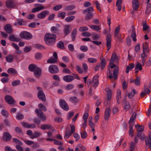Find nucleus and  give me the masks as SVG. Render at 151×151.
I'll return each instance as SVG.
<instances>
[{
    "label": "nucleus",
    "instance_id": "e2e57ef3",
    "mask_svg": "<svg viewBox=\"0 0 151 151\" xmlns=\"http://www.w3.org/2000/svg\"><path fill=\"white\" fill-rule=\"evenodd\" d=\"M63 5H57L54 6L53 8V9L55 11H57L62 8Z\"/></svg>",
    "mask_w": 151,
    "mask_h": 151
},
{
    "label": "nucleus",
    "instance_id": "1a4fd4ad",
    "mask_svg": "<svg viewBox=\"0 0 151 151\" xmlns=\"http://www.w3.org/2000/svg\"><path fill=\"white\" fill-rule=\"evenodd\" d=\"M17 5V4L14 1L7 0L6 2V6L9 8H15Z\"/></svg>",
    "mask_w": 151,
    "mask_h": 151
},
{
    "label": "nucleus",
    "instance_id": "0eeeda50",
    "mask_svg": "<svg viewBox=\"0 0 151 151\" xmlns=\"http://www.w3.org/2000/svg\"><path fill=\"white\" fill-rule=\"evenodd\" d=\"M35 111L41 120L44 121L46 120V116L41 110H39L38 109H35Z\"/></svg>",
    "mask_w": 151,
    "mask_h": 151
},
{
    "label": "nucleus",
    "instance_id": "9b49d317",
    "mask_svg": "<svg viewBox=\"0 0 151 151\" xmlns=\"http://www.w3.org/2000/svg\"><path fill=\"white\" fill-rule=\"evenodd\" d=\"M6 101L10 104H13L15 103V101L14 98L10 96L7 95L5 97Z\"/></svg>",
    "mask_w": 151,
    "mask_h": 151
},
{
    "label": "nucleus",
    "instance_id": "f257e3e1",
    "mask_svg": "<svg viewBox=\"0 0 151 151\" xmlns=\"http://www.w3.org/2000/svg\"><path fill=\"white\" fill-rule=\"evenodd\" d=\"M56 36L55 35L49 33H46L44 36L45 43L49 45H54L56 42Z\"/></svg>",
    "mask_w": 151,
    "mask_h": 151
},
{
    "label": "nucleus",
    "instance_id": "6ab92c4d",
    "mask_svg": "<svg viewBox=\"0 0 151 151\" xmlns=\"http://www.w3.org/2000/svg\"><path fill=\"white\" fill-rule=\"evenodd\" d=\"M141 57L142 58V63L143 66H144L145 63L147 58V55L146 52H143L141 55Z\"/></svg>",
    "mask_w": 151,
    "mask_h": 151
},
{
    "label": "nucleus",
    "instance_id": "c03bdc74",
    "mask_svg": "<svg viewBox=\"0 0 151 151\" xmlns=\"http://www.w3.org/2000/svg\"><path fill=\"white\" fill-rule=\"evenodd\" d=\"M57 61V60L53 58L49 59L47 60V63H55Z\"/></svg>",
    "mask_w": 151,
    "mask_h": 151
},
{
    "label": "nucleus",
    "instance_id": "338daca9",
    "mask_svg": "<svg viewBox=\"0 0 151 151\" xmlns=\"http://www.w3.org/2000/svg\"><path fill=\"white\" fill-rule=\"evenodd\" d=\"M80 49L83 52H85L88 50V47L84 45L81 46L80 47Z\"/></svg>",
    "mask_w": 151,
    "mask_h": 151
},
{
    "label": "nucleus",
    "instance_id": "ddd939ff",
    "mask_svg": "<svg viewBox=\"0 0 151 151\" xmlns=\"http://www.w3.org/2000/svg\"><path fill=\"white\" fill-rule=\"evenodd\" d=\"M4 29L8 34H11L13 33V29L11 25L10 24H7L5 25Z\"/></svg>",
    "mask_w": 151,
    "mask_h": 151
},
{
    "label": "nucleus",
    "instance_id": "774afa93",
    "mask_svg": "<svg viewBox=\"0 0 151 151\" xmlns=\"http://www.w3.org/2000/svg\"><path fill=\"white\" fill-rule=\"evenodd\" d=\"M5 151H17L16 150L12 149L10 147L6 146L4 148Z\"/></svg>",
    "mask_w": 151,
    "mask_h": 151
},
{
    "label": "nucleus",
    "instance_id": "f3484780",
    "mask_svg": "<svg viewBox=\"0 0 151 151\" xmlns=\"http://www.w3.org/2000/svg\"><path fill=\"white\" fill-rule=\"evenodd\" d=\"M41 69L38 67L34 71V74L37 78H39L41 75Z\"/></svg>",
    "mask_w": 151,
    "mask_h": 151
},
{
    "label": "nucleus",
    "instance_id": "dca6fc26",
    "mask_svg": "<svg viewBox=\"0 0 151 151\" xmlns=\"http://www.w3.org/2000/svg\"><path fill=\"white\" fill-rule=\"evenodd\" d=\"M9 39L12 42H19L21 40L19 37H16L14 35L12 34L9 35Z\"/></svg>",
    "mask_w": 151,
    "mask_h": 151
},
{
    "label": "nucleus",
    "instance_id": "ea45409f",
    "mask_svg": "<svg viewBox=\"0 0 151 151\" xmlns=\"http://www.w3.org/2000/svg\"><path fill=\"white\" fill-rule=\"evenodd\" d=\"M41 134L39 132H34L33 134L31 136V138L33 139L37 138L40 136Z\"/></svg>",
    "mask_w": 151,
    "mask_h": 151
},
{
    "label": "nucleus",
    "instance_id": "2eb2a0df",
    "mask_svg": "<svg viewBox=\"0 0 151 151\" xmlns=\"http://www.w3.org/2000/svg\"><path fill=\"white\" fill-rule=\"evenodd\" d=\"M12 138L11 135L7 132L4 133L3 136V139L4 141H8L10 140Z\"/></svg>",
    "mask_w": 151,
    "mask_h": 151
},
{
    "label": "nucleus",
    "instance_id": "423d86ee",
    "mask_svg": "<svg viewBox=\"0 0 151 151\" xmlns=\"http://www.w3.org/2000/svg\"><path fill=\"white\" fill-rule=\"evenodd\" d=\"M48 71L51 74H56L58 72L59 69L57 65L52 64L50 65L48 68Z\"/></svg>",
    "mask_w": 151,
    "mask_h": 151
},
{
    "label": "nucleus",
    "instance_id": "a19ab883",
    "mask_svg": "<svg viewBox=\"0 0 151 151\" xmlns=\"http://www.w3.org/2000/svg\"><path fill=\"white\" fill-rule=\"evenodd\" d=\"M106 60L104 58L102 59L101 61V65L100 66L102 70L105 68L106 65Z\"/></svg>",
    "mask_w": 151,
    "mask_h": 151
},
{
    "label": "nucleus",
    "instance_id": "6e6552de",
    "mask_svg": "<svg viewBox=\"0 0 151 151\" xmlns=\"http://www.w3.org/2000/svg\"><path fill=\"white\" fill-rule=\"evenodd\" d=\"M60 107L65 111H68L69 110V106L65 101L62 99L60 100Z\"/></svg>",
    "mask_w": 151,
    "mask_h": 151
},
{
    "label": "nucleus",
    "instance_id": "bb28decb",
    "mask_svg": "<svg viewBox=\"0 0 151 151\" xmlns=\"http://www.w3.org/2000/svg\"><path fill=\"white\" fill-rule=\"evenodd\" d=\"M137 93V92H136V90L135 89H132L130 93H128V98L130 99H132L134 96L135 94H136Z\"/></svg>",
    "mask_w": 151,
    "mask_h": 151
},
{
    "label": "nucleus",
    "instance_id": "8fccbe9b",
    "mask_svg": "<svg viewBox=\"0 0 151 151\" xmlns=\"http://www.w3.org/2000/svg\"><path fill=\"white\" fill-rule=\"evenodd\" d=\"M74 87V85L72 84H69L66 86L65 88L67 90H70L73 89Z\"/></svg>",
    "mask_w": 151,
    "mask_h": 151
},
{
    "label": "nucleus",
    "instance_id": "de8ad7c7",
    "mask_svg": "<svg viewBox=\"0 0 151 151\" xmlns=\"http://www.w3.org/2000/svg\"><path fill=\"white\" fill-rule=\"evenodd\" d=\"M136 34L134 30H133L131 33V37L132 38L133 40L134 41H136L137 39L136 38Z\"/></svg>",
    "mask_w": 151,
    "mask_h": 151
},
{
    "label": "nucleus",
    "instance_id": "3c124183",
    "mask_svg": "<svg viewBox=\"0 0 151 151\" xmlns=\"http://www.w3.org/2000/svg\"><path fill=\"white\" fill-rule=\"evenodd\" d=\"M66 13L64 12H62L58 13L57 16L59 18H61V19H64L65 17Z\"/></svg>",
    "mask_w": 151,
    "mask_h": 151
},
{
    "label": "nucleus",
    "instance_id": "49530a36",
    "mask_svg": "<svg viewBox=\"0 0 151 151\" xmlns=\"http://www.w3.org/2000/svg\"><path fill=\"white\" fill-rule=\"evenodd\" d=\"M51 127V126L49 124H42L41 126V128L43 130L48 129Z\"/></svg>",
    "mask_w": 151,
    "mask_h": 151
},
{
    "label": "nucleus",
    "instance_id": "f704fd0d",
    "mask_svg": "<svg viewBox=\"0 0 151 151\" xmlns=\"http://www.w3.org/2000/svg\"><path fill=\"white\" fill-rule=\"evenodd\" d=\"M116 58V55L115 53H113L112 55L111 59L110 61V65H112L114 62Z\"/></svg>",
    "mask_w": 151,
    "mask_h": 151
},
{
    "label": "nucleus",
    "instance_id": "4c0bfd02",
    "mask_svg": "<svg viewBox=\"0 0 151 151\" xmlns=\"http://www.w3.org/2000/svg\"><path fill=\"white\" fill-rule=\"evenodd\" d=\"M1 114L4 117H7L9 115L8 112L6 110L4 109H2L1 111Z\"/></svg>",
    "mask_w": 151,
    "mask_h": 151
},
{
    "label": "nucleus",
    "instance_id": "7ed1b4c3",
    "mask_svg": "<svg viewBox=\"0 0 151 151\" xmlns=\"http://www.w3.org/2000/svg\"><path fill=\"white\" fill-rule=\"evenodd\" d=\"M73 76L70 75H68L64 76L63 78V80L66 82H70L74 80L75 78H76L78 80H80V79L79 77L78 76V74L73 73Z\"/></svg>",
    "mask_w": 151,
    "mask_h": 151
},
{
    "label": "nucleus",
    "instance_id": "37998d69",
    "mask_svg": "<svg viewBox=\"0 0 151 151\" xmlns=\"http://www.w3.org/2000/svg\"><path fill=\"white\" fill-rule=\"evenodd\" d=\"M7 72L9 74H16L17 72L16 70L14 68H10L7 70Z\"/></svg>",
    "mask_w": 151,
    "mask_h": 151
},
{
    "label": "nucleus",
    "instance_id": "a878e982",
    "mask_svg": "<svg viewBox=\"0 0 151 151\" xmlns=\"http://www.w3.org/2000/svg\"><path fill=\"white\" fill-rule=\"evenodd\" d=\"M37 67H38L35 64H31L29 66L28 68L30 71L34 72Z\"/></svg>",
    "mask_w": 151,
    "mask_h": 151
},
{
    "label": "nucleus",
    "instance_id": "b1692460",
    "mask_svg": "<svg viewBox=\"0 0 151 151\" xmlns=\"http://www.w3.org/2000/svg\"><path fill=\"white\" fill-rule=\"evenodd\" d=\"M57 47L61 50H64L65 49L64 44L62 41L58 42L57 45Z\"/></svg>",
    "mask_w": 151,
    "mask_h": 151
},
{
    "label": "nucleus",
    "instance_id": "680f3d73",
    "mask_svg": "<svg viewBox=\"0 0 151 151\" xmlns=\"http://www.w3.org/2000/svg\"><path fill=\"white\" fill-rule=\"evenodd\" d=\"M87 61L91 63H94L97 61V59L95 58H90L88 59Z\"/></svg>",
    "mask_w": 151,
    "mask_h": 151
},
{
    "label": "nucleus",
    "instance_id": "69168bd1",
    "mask_svg": "<svg viewBox=\"0 0 151 151\" xmlns=\"http://www.w3.org/2000/svg\"><path fill=\"white\" fill-rule=\"evenodd\" d=\"M20 81L19 80H16L13 81L12 83L13 86H15L19 84Z\"/></svg>",
    "mask_w": 151,
    "mask_h": 151
},
{
    "label": "nucleus",
    "instance_id": "cd10ccee",
    "mask_svg": "<svg viewBox=\"0 0 151 151\" xmlns=\"http://www.w3.org/2000/svg\"><path fill=\"white\" fill-rule=\"evenodd\" d=\"M122 3V0H117L116 1V6L117 7V10L119 11H120L121 10L122 8L121 4Z\"/></svg>",
    "mask_w": 151,
    "mask_h": 151
},
{
    "label": "nucleus",
    "instance_id": "a211bd4d",
    "mask_svg": "<svg viewBox=\"0 0 151 151\" xmlns=\"http://www.w3.org/2000/svg\"><path fill=\"white\" fill-rule=\"evenodd\" d=\"M110 109L109 108H106L105 110L104 118L106 121H108L110 115Z\"/></svg>",
    "mask_w": 151,
    "mask_h": 151
},
{
    "label": "nucleus",
    "instance_id": "6e6d98bb",
    "mask_svg": "<svg viewBox=\"0 0 151 151\" xmlns=\"http://www.w3.org/2000/svg\"><path fill=\"white\" fill-rule=\"evenodd\" d=\"M51 30L52 32L54 33H57L59 31L58 28L55 26H52L51 27Z\"/></svg>",
    "mask_w": 151,
    "mask_h": 151
},
{
    "label": "nucleus",
    "instance_id": "7c9ffc66",
    "mask_svg": "<svg viewBox=\"0 0 151 151\" xmlns=\"http://www.w3.org/2000/svg\"><path fill=\"white\" fill-rule=\"evenodd\" d=\"M70 26L69 25H67L65 26L64 31V33L65 36L67 35L70 32Z\"/></svg>",
    "mask_w": 151,
    "mask_h": 151
},
{
    "label": "nucleus",
    "instance_id": "5701e85b",
    "mask_svg": "<svg viewBox=\"0 0 151 151\" xmlns=\"http://www.w3.org/2000/svg\"><path fill=\"white\" fill-rule=\"evenodd\" d=\"M149 46L147 42H145L143 44V52H146L148 53L150 51V50L148 49V47Z\"/></svg>",
    "mask_w": 151,
    "mask_h": 151
},
{
    "label": "nucleus",
    "instance_id": "13d9d810",
    "mask_svg": "<svg viewBox=\"0 0 151 151\" xmlns=\"http://www.w3.org/2000/svg\"><path fill=\"white\" fill-rule=\"evenodd\" d=\"M92 37L93 40H96L100 38V36L99 35L93 33L92 34Z\"/></svg>",
    "mask_w": 151,
    "mask_h": 151
},
{
    "label": "nucleus",
    "instance_id": "393cba45",
    "mask_svg": "<svg viewBox=\"0 0 151 151\" xmlns=\"http://www.w3.org/2000/svg\"><path fill=\"white\" fill-rule=\"evenodd\" d=\"M107 76L111 80L113 78L114 81L116 79L114 78V73H113V76H112V72L111 71L109 68L108 70Z\"/></svg>",
    "mask_w": 151,
    "mask_h": 151
},
{
    "label": "nucleus",
    "instance_id": "58836bf2",
    "mask_svg": "<svg viewBox=\"0 0 151 151\" xmlns=\"http://www.w3.org/2000/svg\"><path fill=\"white\" fill-rule=\"evenodd\" d=\"M137 126H138V127L137 128V132H142L144 130V127L142 126H140L138 124H137L135 125V126L136 128H137Z\"/></svg>",
    "mask_w": 151,
    "mask_h": 151
},
{
    "label": "nucleus",
    "instance_id": "20e7f679",
    "mask_svg": "<svg viewBox=\"0 0 151 151\" xmlns=\"http://www.w3.org/2000/svg\"><path fill=\"white\" fill-rule=\"evenodd\" d=\"M37 89L39 91L37 93L38 98L42 101H46L45 96L43 91L42 88L39 86H37Z\"/></svg>",
    "mask_w": 151,
    "mask_h": 151
},
{
    "label": "nucleus",
    "instance_id": "2f4dec72",
    "mask_svg": "<svg viewBox=\"0 0 151 151\" xmlns=\"http://www.w3.org/2000/svg\"><path fill=\"white\" fill-rule=\"evenodd\" d=\"M69 100L71 103L74 104H76L78 101V100L77 98L75 96H72L70 97Z\"/></svg>",
    "mask_w": 151,
    "mask_h": 151
},
{
    "label": "nucleus",
    "instance_id": "79ce46f5",
    "mask_svg": "<svg viewBox=\"0 0 151 151\" xmlns=\"http://www.w3.org/2000/svg\"><path fill=\"white\" fill-rule=\"evenodd\" d=\"M75 18V17L73 16H70L66 17L65 18V20L68 22H71Z\"/></svg>",
    "mask_w": 151,
    "mask_h": 151
},
{
    "label": "nucleus",
    "instance_id": "c85d7f7f",
    "mask_svg": "<svg viewBox=\"0 0 151 151\" xmlns=\"http://www.w3.org/2000/svg\"><path fill=\"white\" fill-rule=\"evenodd\" d=\"M134 67V63H130L129 65L127 66L126 73H128L129 72V70H132Z\"/></svg>",
    "mask_w": 151,
    "mask_h": 151
},
{
    "label": "nucleus",
    "instance_id": "4be33fe9",
    "mask_svg": "<svg viewBox=\"0 0 151 151\" xmlns=\"http://www.w3.org/2000/svg\"><path fill=\"white\" fill-rule=\"evenodd\" d=\"M98 76H94L93 78L92 83H94L93 85V87H94L95 88L99 84V81H98Z\"/></svg>",
    "mask_w": 151,
    "mask_h": 151
},
{
    "label": "nucleus",
    "instance_id": "bf43d9fd",
    "mask_svg": "<svg viewBox=\"0 0 151 151\" xmlns=\"http://www.w3.org/2000/svg\"><path fill=\"white\" fill-rule=\"evenodd\" d=\"M16 21L17 22L18 25L20 26L22 25L24 23L23 19H16Z\"/></svg>",
    "mask_w": 151,
    "mask_h": 151
},
{
    "label": "nucleus",
    "instance_id": "e433bc0d",
    "mask_svg": "<svg viewBox=\"0 0 151 151\" xmlns=\"http://www.w3.org/2000/svg\"><path fill=\"white\" fill-rule=\"evenodd\" d=\"M6 59L7 62L12 63L14 57L12 55H8L6 56Z\"/></svg>",
    "mask_w": 151,
    "mask_h": 151
},
{
    "label": "nucleus",
    "instance_id": "473e14b6",
    "mask_svg": "<svg viewBox=\"0 0 151 151\" xmlns=\"http://www.w3.org/2000/svg\"><path fill=\"white\" fill-rule=\"evenodd\" d=\"M77 32V28H75L74 29L71 33V37L72 38V40L73 41H74L75 39L76 36V35Z\"/></svg>",
    "mask_w": 151,
    "mask_h": 151
},
{
    "label": "nucleus",
    "instance_id": "052dcab7",
    "mask_svg": "<svg viewBox=\"0 0 151 151\" xmlns=\"http://www.w3.org/2000/svg\"><path fill=\"white\" fill-rule=\"evenodd\" d=\"M135 84L137 86H139L140 84V78L139 77H137L134 81Z\"/></svg>",
    "mask_w": 151,
    "mask_h": 151
},
{
    "label": "nucleus",
    "instance_id": "4d7b16f0",
    "mask_svg": "<svg viewBox=\"0 0 151 151\" xmlns=\"http://www.w3.org/2000/svg\"><path fill=\"white\" fill-rule=\"evenodd\" d=\"M13 141L14 142L18 144V145H23V143L21 141L16 138H13Z\"/></svg>",
    "mask_w": 151,
    "mask_h": 151
},
{
    "label": "nucleus",
    "instance_id": "c9c22d12",
    "mask_svg": "<svg viewBox=\"0 0 151 151\" xmlns=\"http://www.w3.org/2000/svg\"><path fill=\"white\" fill-rule=\"evenodd\" d=\"M75 7V6L73 5L67 6L64 8V10L66 11L71 10L73 9Z\"/></svg>",
    "mask_w": 151,
    "mask_h": 151
},
{
    "label": "nucleus",
    "instance_id": "4468645a",
    "mask_svg": "<svg viewBox=\"0 0 151 151\" xmlns=\"http://www.w3.org/2000/svg\"><path fill=\"white\" fill-rule=\"evenodd\" d=\"M111 35L108 34L106 36V46L107 48V51H108L111 47Z\"/></svg>",
    "mask_w": 151,
    "mask_h": 151
},
{
    "label": "nucleus",
    "instance_id": "c756f323",
    "mask_svg": "<svg viewBox=\"0 0 151 151\" xmlns=\"http://www.w3.org/2000/svg\"><path fill=\"white\" fill-rule=\"evenodd\" d=\"M137 137H139L141 140H144L145 137V134L142 132H137Z\"/></svg>",
    "mask_w": 151,
    "mask_h": 151
},
{
    "label": "nucleus",
    "instance_id": "0e129e2a",
    "mask_svg": "<svg viewBox=\"0 0 151 151\" xmlns=\"http://www.w3.org/2000/svg\"><path fill=\"white\" fill-rule=\"evenodd\" d=\"M89 26L91 29L95 30L98 31L100 29L99 26H98L91 25Z\"/></svg>",
    "mask_w": 151,
    "mask_h": 151
},
{
    "label": "nucleus",
    "instance_id": "aec40b11",
    "mask_svg": "<svg viewBox=\"0 0 151 151\" xmlns=\"http://www.w3.org/2000/svg\"><path fill=\"white\" fill-rule=\"evenodd\" d=\"M132 4L133 9L135 11L137 10L139 6L138 0H133L132 1Z\"/></svg>",
    "mask_w": 151,
    "mask_h": 151
},
{
    "label": "nucleus",
    "instance_id": "39448f33",
    "mask_svg": "<svg viewBox=\"0 0 151 151\" xmlns=\"http://www.w3.org/2000/svg\"><path fill=\"white\" fill-rule=\"evenodd\" d=\"M19 37L22 39L30 40L32 38V36L31 33L26 31H23L19 34Z\"/></svg>",
    "mask_w": 151,
    "mask_h": 151
},
{
    "label": "nucleus",
    "instance_id": "f03ea898",
    "mask_svg": "<svg viewBox=\"0 0 151 151\" xmlns=\"http://www.w3.org/2000/svg\"><path fill=\"white\" fill-rule=\"evenodd\" d=\"M93 11L94 9L92 6L88 7L83 10V12L84 14L87 13L85 17L86 20H88L92 18L93 17V14L92 12Z\"/></svg>",
    "mask_w": 151,
    "mask_h": 151
},
{
    "label": "nucleus",
    "instance_id": "9d476101",
    "mask_svg": "<svg viewBox=\"0 0 151 151\" xmlns=\"http://www.w3.org/2000/svg\"><path fill=\"white\" fill-rule=\"evenodd\" d=\"M49 14V12L47 10H44L40 13L38 14L37 17L39 19H44L47 15Z\"/></svg>",
    "mask_w": 151,
    "mask_h": 151
},
{
    "label": "nucleus",
    "instance_id": "a18cd8bd",
    "mask_svg": "<svg viewBox=\"0 0 151 151\" xmlns=\"http://www.w3.org/2000/svg\"><path fill=\"white\" fill-rule=\"evenodd\" d=\"M42 57V55L40 52H38L36 53L35 54V58L37 60H40Z\"/></svg>",
    "mask_w": 151,
    "mask_h": 151
},
{
    "label": "nucleus",
    "instance_id": "5fc2aeb1",
    "mask_svg": "<svg viewBox=\"0 0 151 151\" xmlns=\"http://www.w3.org/2000/svg\"><path fill=\"white\" fill-rule=\"evenodd\" d=\"M133 124L132 125L130 124L129 126L130 127V129L129 130V135L131 137H133V136L134 131L133 129Z\"/></svg>",
    "mask_w": 151,
    "mask_h": 151
},
{
    "label": "nucleus",
    "instance_id": "864d4df0",
    "mask_svg": "<svg viewBox=\"0 0 151 151\" xmlns=\"http://www.w3.org/2000/svg\"><path fill=\"white\" fill-rule=\"evenodd\" d=\"M142 65L139 63H138L137 64L135 65V69L138 70H142Z\"/></svg>",
    "mask_w": 151,
    "mask_h": 151
},
{
    "label": "nucleus",
    "instance_id": "603ef678",
    "mask_svg": "<svg viewBox=\"0 0 151 151\" xmlns=\"http://www.w3.org/2000/svg\"><path fill=\"white\" fill-rule=\"evenodd\" d=\"M15 131L19 134H22L23 132L21 128L20 127H16L15 128Z\"/></svg>",
    "mask_w": 151,
    "mask_h": 151
},
{
    "label": "nucleus",
    "instance_id": "412c9836",
    "mask_svg": "<svg viewBox=\"0 0 151 151\" xmlns=\"http://www.w3.org/2000/svg\"><path fill=\"white\" fill-rule=\"evenodd\" d=\"M105 91L107 93V100L110 101L111 98L112 91L109 88H105Z\"/></svg>",
    "mask_w": 151,
    "mask_h": 151
},
{
    "label": "nucleus",
    "instance_id": "f8f14e48",
    "mask_svg": "<svg viewBox=\"0 0 151 151\" xmlns=\"http://www.w3.org/2000/svg\"><path fill=\"white\" fill-rule=\"evenodd\" d=\"M111 69H113L114 68V78L115 79H117L118 77V74L119 73V68L115 64L112 65L110 67Z\"/></svg>",
    "mask_w": 151,
    "mask_h": 151
},
{
    "label": "nucleus",
    "instance_id": "09e8293b",
    "mask_svg": "<svg viewBox=\"0 0 151 151\" xmlns=\"http://www.w3.org/2000/svg\"><path fill=\"white\" fill-rule=\"evenodd\" d=\"M16 118L18 120H22L24 118V116L22 114L19 113L16 115Z\"/></svg>",
    "mask_w": 151,
    "mask_h": 151
},
{
    "label": "nucleus",
    "instance_id": "72a5a7b5",
    "mask_svg": "<svg viewBox=\"0 0 151 151\" xmlns=\"http://www.w3.org/2000/svg\"><path fill=\"white\" fill-rule=\"evenodd\" d=\"M151 11V4L148 3L146 7L145 13L147 15L149 14Z\"/></svg>",
    "mask_w": 151,
    "mask_h": 151
}]
</instances>
